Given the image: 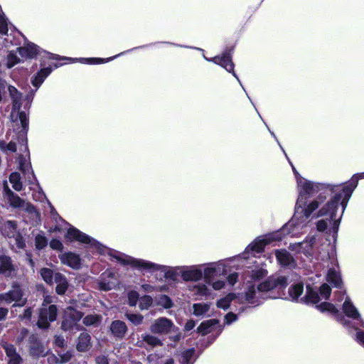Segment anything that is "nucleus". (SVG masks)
I'll list each match as a JSON object with an SVG mask.
<instances>
[{
    "mask_svg": "<svg viewBox=\"0 0 364 364\" xmlns=\"http://www.w3.org/2000/svg\"><path fill=\"white\" fill-rule=\"evenodd\" d=\"M16 272V267L10 257L0 255V274L5 277H12Z\"/></svg>",
    "mask_w": 364,
    "mask_h": 364,
    "instance_id": "aec40b11",
    "label": "nucleus"
},
{
    "mask_svg": "<svg viewBox=\"0 0 364 364\" xmlns=\"http://www.w3.org/2000/svg\"><path fill=\"white\" fill-rule=\"evenodd\" d=\"M0 150L6 154L14 153L16 151V144L13 141L6 144L5 141L0 140Z\"/></svg>",
    "mask_w": 364,
    "mask_h": 364,
    "instance_id": "a19ab883",
    "label": "nucleus"
},
{
    "mask_svg": "<svg viewBox=\"0 0 364 364\" xmlns=\"http://www.w3.org/2000/svg\"><path fill=\"white\" fill-rule=\"evenodd\" d=\"M50 247L53 250H62L63 248V243L59 240L53 239L50 242Z\"/></svg>",
    "mask_w": 364,
    "mask_h": 364,
    "instance_id": "6e6d98bb",
    "label": "nucleus"
},
{
    "mask_svg": "<svg viewBox=\"0 0 364 364\" xmlns=\"http://www.w3.org/2000/svg\"><path fill=\"white\" fill-rule=\"evenodd\" d=\"M346 291L343 290L337 291L335 292V294L336 296H338V299H336L337 301L340 302L343 300L344 296H345Z\"/></svg>",
    "mask_w": 364,
    "mask_h": 364,
    "instance_id": "e2e57ef3",
    "label": "nucleus"
},
{
    "mask_svg": "<svg viewBox=\"0 0 364 364\" xmlns=\"http://www.w3.org/2000/svg\"><path fill=\"white\" fill-rule=\"evenodd\" d=\"M203 266H182L181 278L185 282L199 281L203 277Z\"/></svg>",
    "mask_w": 364,
    "mask_h": 364,
    "instance_id": "f3484780",
    "label": "nucleus"
},
{
    "mask_svg": "<svg viewBox=\"0 0 364 364\" xmlns=\"http://www.w3.org/2000/svg\"><path fill=\"white\" fill-rule=\"evenodd\" d=\"M17 50L23 58H33L40 53L38 47L33 43H28L25 46L18 48Z\"/></svg>",
    "mask_w": 364,
    "mask_h": 364,
    "instance_id": "5701e85b",
    "label": "nucleus"
},
{
    "mask_svg": "<svg viewBox=\"0 0 364 364\" xmlns=\"http://www.w3.org/2000/svg\"><path fill=\"white\" fill-rule=\"evenodd\" d=\"M206 284L210 285L212 288L216 291L221 290L225 285V281L221 279H218L215 281L213 279L211 282H207Z\"/></svg>",
    "mask_w": 364,
    "mask_h": 364,
    "instance_id": "864d4df0",
    "label": "nucleus"
},
{
    "mask_svg": "<svg viewBox=\"0 0 364 364\" xmlns=\"http://www.w3.org/2000/svg\"><path fill=\"white\" fill-rule=\"evenodd\" d=\"M43 279L48 284H52L54 279L53 271L48 268H43L40 271Z\"/></svg>",
    "mask_w": 364,
    "mask_h": 364,
    "instance_id": "37998d69",
    "label": "nucleus"
},
{
    "mask_svg": "<svg viewBox=\"0 0 364 364\" xmlns=\"http://www.w3.org/2000/svg\"><path fill=\"white\" fill-rule=\"evenodd\" d=\"M142 340L151 347L161 346L162 341L155 336L144 333L141 335Z\"/></svg>",
    "mask_w": 364,
    "mask_h": 364,
    "instance_id": "e433bc0d",
    "label": "nucleus"
},
{
    "mask_svg": "<svg viewBox=\"0 0 364 364\" xmlns=\"http://www.w3.org/2000/svg\"><path fill=\"white\" fill-rule=\"evenodd\" d=\"M58 356H52L50 358L55 360L56 363H68L72 358L73 354L70 351H59L58 352Z\"/></svg>",
    "mask_w": 364,
    "mask_h": 364,
    "instance_id": "4c0bfd02",
    "label": "nucleus"
},
{
    "mask_svg": "<svg viewBox=\"0 0 364 364\" xmlns=\"http://www.w3.org/2000/svg\"><path fill=\"white\" fill-rule=\"evenodd\" d=\"M331 291L330 287L326 284H323L321 286L319 294L316 291L307 287L306 293L304 296L305 302L317 304L321 299H328L330 296Z\"/></svg>",
    "mask_w": 364,
    "mask_h": 364,
    "instance_id": "ddd939ff",
    "label": "nucleus"
},
{
    "mask_svg": "<svg viewBox=\"0 0 364 364\" xmlns=\"http://www.w3.org/2000/svg\"><path fill=\"white\" fill-rule=\"evenodd\" d=\"M10 183L14 190L20 191L22 189L20 174L17 172L12 173L9 176Z\"/></svg>",
    "mask_w": 364,
    "mask_h": 364,
    "instance_id": "ea45409f",
    "label": "nucleus"
},
{
    "mask_svg": "<svg viewBox=\"0 0 364 364\" xmlns=\"http://www.w3.org/2000/svg\"><path fill=\"white\" fill-rule=\"evenodd\" d=\"M316 308L321 312L327 311L331 314H337L338 312L336 306L333 304L328 302H323L321 304L317 305Z\"/></svg>",
    "mask_w": 364,
    "mask_h": 364,
    "instance_id": "79ce46f5",
    "label": "nucleus"
},
{
    "mask_svg": "<svg viewBox=\"0 0 364 364\" xmlns=\"http://www.w3.org/2000/svg\"><path fill=\"white\" fill-rule=\"evenodd\" d=\"M275 256L279 264L283 267L294 268L296 262L290 253L286 250H276Z\"/></svg>",
    "mask_w": 364,
    "mask_h": 364,
    "instance_id": "4be33fe9",
    "label": "nucleus"
},
{
    "mask_svg": "<svg viewBox=\"0 0 364 364\" xmlns=\"http://www.w3.org/2000/svg\"><path fill=\"white\" fill-rule=\"evenodd\" d=\"M110 330L114 336L122 338L127 328L124 322L117 320L112 323Z\"/></svg>",
    "mask_w": 364,
    "mask_h": 364,
    "instance_id": "bb28decb",
    "label": "nucleus"
},
{
    "mask_svg": "<svg viewBox=\"0 0 364 364\" xmlns=\"http://www.w3.org/2000/svg\"><path fill=\"white\" fill-rule=\"evenodd\" d=\"M194 349H188L185 350L182 354L181 364H190L192 362L193 357L194 355Z\"/></svg>",
    "mask_w": 364,
    "mask_h": 364,
    "instance_id": "de8ad7c7",
    "label": "nucleus"
},
{
    "mask_svg": "<svg viewBox=\"0 0 364 364\" xmlns=\"http://www.w3.org/2000/svg\"><path fill=\"white\" fill-rule=\"evenodd\" d=\"M115 58V57H112L109 58L104 59V58H82L81 60L83 63H90V64H100L105 62H108L112 59Z\"/></svg>",
    "mask_w": 364,
    "mask_h": 364,
    "instance_id": "603ef678",
    "label": "nucleus"
},
{
    "mask_svg": "<svg viewBox=\"0 0 364 364\" xmlns=\"http://www.w3.org/2000/svg\"><path fill=\"white\" fill-rule=\"evenodd\" d=\"M149 329L154 334L166 335L175 332L178 328L171 320L160 317L153 321Z\"/></svg>",
    "mask_w": 364,
    "mask_h": 364,
    "instance_id": "9b49d317",
    "label": "nucleus"
},
{
    "mask_svg": "<svg viewBox=\"0 0 364 364\" xmlns=\"http://www.w3.org/2000/svg\"><path fill=\"white\" fill-rule=\"evenodd\" d=\"M1 230L6 237H11L14 236L16 230V224L14 221L8 220L0 226Z\"/></svg>",
    "mask_w": 364,
    "mask_h": 364,
    "instance_id": "72a5a7b5",
    "label": "nucleus"
},
{
    "mask_svg": "<svg viewBox=\"0 0 364 364\" xmlns=\"http://www.w3.org/2000/svg\"><path fill=\"white\" fill-rule=\"evenodd\" d=\"M31 352L33 355L36 356H43L46 355L45 350L42 346H38L36 348L32 347Z\"/></svg>",
    "mask_w": 364,
    "mask_h": 364,
    "instance_id": "4d7b16f0",
    "label": "nucleus"
},
{
    "mask_svg": "<svg viewBox=\"0 0 364 364\" xmlns=\"http://www.w3.org/2000/svg\"><path fill=\"white\" fill-rule=\"evenodd\" d=\"M82 317V314L74 309L73 307H68L64 314L62 322V328L65 331L72 330L77 326V322Z\"/></svg>",
    "mask_w": 364,
    "mask_h": 364,
    "instance_id": "dca6fc26",
    "label": "nucleus"
},
{
    "mask_svg": "<svg viewBox=\"0 0 364 364\" xmlns=\"http://www.w3.org/2000/svg\"><path fill=\"white\" fill-rule=\"evenodd\" d=\"M4 191L5 196L11 206L22 208L31 215V218L33 220L36 221L39 219V213L36 211L33 205L22 200L18 196L11 191L7 186H4Z\"/></svg>",
    "mask_w": 364,
    "mask_h": 364,
    "instance_id": "1a4fd4ad",
    "label": "nucleus"
},
{
    "mask_svg": "<svg viewBox=\"0 0 364 364\" xmlns=\"http://www.w3.org/2000/svg\"><path fill=\"white\" fill-rule=\"evenodd\" d=\"M153 299L151 296L146 295L139 299V308L141 310L148 309L152 304Z\"/></svg>",
    "mask_w": 364,
    "mask_h": 364,
    "instance_id": "a18cd8bd",
    "label": "nucleus"
},
{
    "mask_svg": "<svg viewBox=\"0 0 364 364\" xmlns=\"http://www.w3.org/2000/svg\"><path fill=\"white\" fill-rule=\"evenodd\" d=\"M54 281L56 283L55 291L59 295L64 294L69 287L68 282L65 275L57 272L54 274Z\"/></svg>",
    "mask_w": 364,
    "mask_h": 364,
    "instance_id": "393cba45",
    "label": "nucleus"
},
{
    "mask_svg": "<svg viewBox=\"0 0 364 364\" xmlns=\"http://www.w3.org/2000/svg\"><path fill=\"white\" fill-rule=\"evenodd\" d=\"M52 71L51 68H42L33 77L31 82L32 85L36 87V90L41 86V85L43 82L44 80L50 74Z\"/></svg>",
    "mask_w": 364,
    "mask_h": 364,
    "instance_id": "cd10ccee",
    "label": "nucleus"
},
{
    "mask_svg": "<svg viewBox=\"0 0 364 364\" xmlns=\"http://www.w3.org/2000/svg\"><path fill=\"white\" fill-rule=\"evenodd\" d=\"M8 314V309L5 308H0V321L4 320Z\"/></svg>",
    "mask_w": 364,
    "mask_h": 364,
    "instance_id": "338daca9",
    "label": "nucleus"
},
{
    "mask_svg": "<svg viewBox=\"0 0 364 364\" xmlns=\"http://www.w3.org/2000/svg\"><path fill=\"white\" fill-rule=\"evenodd\" d=\"M129 304L131 306H136L138 301H139V295L136 291H131L128 293Z\"/></svg>",
    "mask_w": 364,
    "mask_h": 364,
    "instance_id": "3c124183",
    "label": "nucleus"
},
{
    "mask_svg": "<svg viewBox=\"0 0 364 364\" xmlns=\"http://www.w3.org/2000/svg\"><path fill=\"white\" fill-rule=\"evenodd\" d=\"M2 302L6 304L15 302L14 306H23L26 302V299L23 298V293L20 287L14 284L11 290L0 294V304Z\"/></svg>",
    "mask_w": 364,
    "mask_h": 364,
    "instance_id": "f8f14e48",
    "label": "nucleus"
},
{
    "mask_svg": "<svg viewBox=\"0 0 364 364\" xmlns=\"http://www.w3.org/2000/svg\"><path fill=\"white\" fill-rule=\"evenodd\" d=\"M31 314H32V311L30 308L28 309H26L24 312H23V317L24 318H27V319H29L31 316Z\"/></svg>",
    "mask_w": 364,
    "mask_h": 364,
    "instance_id": "774afa93",
    "label": "nucleus"
},
{
    "mask_svg": "<svg viewBox=\"0 0 364 364\" xmlns=\"http://www.w3.org/2000/svg\"><path fill=\"white\" fill-rule=\"evenodd\" d=\"M8 31V24L6 19L2 15H0V33L6 34Z\"/></svg>",
    "mask_w": 364,
    "mask_h": 364,
    "instance_id": "5fc2aeb1",
    "label": "nucleus"
},
{
    "mask_svg": "<svg viewBox=\"0 0 364 364\" xmlns=\"http://www.w3.org/2000/svg\"><path fill=\"white\" fill-rule=\"evenodd\" d=\"M65 237L70 241H77L87 245L94 252L100 254H108L112 258L122 265H129L140 271L153 273L160 271L164 274L166 279L176 280L178 275L181 276L182 266L168 267L158 264L142 259H136L122 252L108 249L94 238L78 229L70 227L65 235Z\"/></svg>",
    "mask_w": 364,
    "mask_h": 364,
    "instance_id": "f03ea898",
    "label": "nucleus"
},
{
    "mask_svg": "<svg viewBox=\"0 0 364 364\" xmlns=\"http://www.w3.org/2000/svg\"><path fill=\"white\" fill-rule=\"evenodd\" d=\"M100 316L98 315H88L84 318L83 322L86 326L95 325L99 323Z\"/></svg>",
    "mask_w": 364,
    "mask_h": 364,
    "instance_id": "8fccbe9b",
    "label": "nucleus"
},
{
    "mask_svg": "<svg viewBox=\"0 0 364 364\" xmlns=\"http://www.w3.org/2000/svg\"><path fill=\"white\" fill-rule=\"evenodd\" d=\"M90 336L85 332L80 333L77 343V350L85 352L90 349Z\"/></svg>",
    "mask_w": 364,
    "mask_h": 364,
    "instance_id": "c756f323",
    "label": "nucleus"
},
{
    "mask_svg": "<svg viewBox=\"0 0 364 364\" xmlns=\"http://www.w3.org/2000/svg\"><path fill=\"white\" fill-rule=\"evenodd\" d=\"M2 346L9 358L8 364H21L22 359L13 345L4 343Z\"/></svg>",
    "mask_w": 364,
    "mask_h": 364,
    "instance_id": "b1692460",
    "label": "nucleus"
},
{
    "mask_svg": "<svg viewBox=\"0 0 364 364\" xmlns=\"http://www.w3.org/2000/svg\"><path fill=\"white\" fill-rule=\"evenodd\" d=\"M53 301L54 298L52 296L47 295L44 297L37 322L40 328H47L49 327L50 322L55 321L58 309L55 305L50 304Z\"/></svg>",
    "mask_w": 364,
    "mask_h": 364,
    "instance_id": "423d86ee",
    "label": "nucleus"
},
{
    "mask_svg": "<svg viewBox=\"0 0 364 364\" xmlns=\"http://www.w3.org/2000/svg\"><path fill=\"white\" fill-rule=\"evenodd\" d=\"M237 279H238V274L237 273L230 274L228 277V282L232 286H233L237 282Z\"/></svg>",
    "mask_w": 364,
    "mask_h": 364,
    "instance_id": "bf43d9fd",
    "label": "nucleus"
},
{
    "mask_svg": "<svg viewBox=\"0 0 364 364\" xmlns=\"http://www.w3.org/2000/svg\"><path fill=\"white\" fill-rule=\"evenodd\" d=\"M237 316L232 312L230 313H228L225 316V324H227V325H230L231 324L232 322L237 321Z\"/></svg>",
    "mask_w": 364,
    "mask_h": 364,
    "instance_id": "13d9d810",
    "label": "nucleus"
},
{
    "mask_svg": "<svg viewBox=\"0 0 364 364\" xmlns=\"http://www.w3.org/2000/svg\"><path fill=\"white\" fill-rule=\"evenodd\" d=\"M191 291L193 292V295L199 298H207L210 296L212 293L211 290L205 284H198L193 286Z\"/></svg>",
    "mask_w": 364,
    "mask_h": 364,
    "instance_id": "7c9ffc66",
    "label": "nucleus"
},
{
    "mask_svg": "<svg viewBox=\"0 0 364 364\" xmlns=\"http://www.w3.org/2000/svg\"><path fill=\"white\" fill-rule=\"evenodd\" d=\"M65 341L63 338L57 336L55 339V343L57 346L63 347L64 346Z\"/></svg>",
    "mask_w": 364,
    "mask_h": 364,
    "instance_id": "69168bd1",
    "label": "nucleus"
},
{
    "mask_svg": "<svg viewBox=\"0 0 364 364\" xmlns=\"http://www.w3.org/2000/svg\"><path fill=\"white\" fill-rule=\"evenodd\" d=\"M8 90L12 102L11 119L14 126H21L22 129L21 132L23 134H26L28 129V116L26 111L21 109L23 100L22 95L12 85L9 86Z\"/></svg>",
    "mask_w": 364,
    "mask_h": 364,
    "instance_id": "39448f33",
    "label": "nucleus"
},
{
    "mask_svg": "<svg viewBox=\"0 0 364 364\" xmlns=\"http://www.w3.org/2000/svg\"><path fill=\"white\" fill-rule=\"evenodd\" d=\"M304 291V285L302 283H296L291 285L289 289V296L292 301H297L298 298L301 295Z\"/></svg>",
    "mask_w": 364,
    "mask_h": 364,
    "instance_id": "f704fd0d",
    "label": "nucleus"
},
{
    "mask_svg": "<svg viewBox=\"0 0 364 364\" xmlns=\"http://www.w3.org/2000/svg\"><path fill=\"white\" fill-rule=\"evenodd\" d=\"M315 241L316 237L314 236H308L303 242L290 244L289 249L291 251L302 253L307 257L313 259Z\"/></svg>",
    "mask_w": 364,
    "mask_h": 364,
    "instance_id": "2eb2a0df",
    "label": "nucleus"
},
{
    "mask_svg": "<svg viewBox=\"0 0 364 364\" xmlns=\"http://www.w3.org/2000/svg\"><path fill=\"white\" fill-rule=\"evenodd\" d=\"M127 318L134 325H139L142 323L144 317L139 314H127Z\"/></svg>",
    "mask_w": 364,
    "mask_h": 364,
    "instance_id": "09e8293b",
    "label": "nucleus"
},
{
    "mask_svg": "<svg viewBox=\"0 0 364 364\" xmlns=\"http://www.w3.org/2000/svg\"><path fill=\"white\" fill-rule=\"evenodd\" d=\"M238 298H240V296H237L235 294L232 293L228 294L225 297L218 300L216 306L219 309L226 310L228 309L230 303L232 301L237 300L238 301Z\"/></svg>",
    "mask_w": 364,
    "mask_h": 364,
    "instance_id": "473e14b6",
    "label": "nucleus"
},
{
    "mask_svg": "<svg viewBox=\"0 0 364 364\" xmlns=\"http://www.w3.org/2000/svg\"><path fill=\"white\" fill-rule=\"evenodd\" d=\"M298 198L295 205V213L287 228L291 229L290 233L296 235L305 231L311 214L325 201L322 194L326 191H336L338 186L318 183L309 181L301 176L296 177Z\"/></svg>",
    "mask_w": 364,
    "mask_h": 364,
    "instance_id": "f257e3e1",
    "label": "nucleus"
},
{
    "mask_svg": "<svg viewBox=\"0 0 364 364\" xmlns=\"http://www.w3.org/2000/svg\"><path fill=\"white\" fill-rule=\"evenodd\" d=\"M48 245V240L43 234H38L35 237V245L38 250H42Z\"/></svg>",
    "mask_w": 364,
    "mask_h": 364,
    "instance_id": "c03bdc74",
    "label": "nucleus"
},
{
    "mask_svg": "<svg viewBox=\"0 0 364 364\" xmlns=\"http://www.w3.org/2000/svg\"><path fill=\"white\" fill-rule=\"evenodd\" d=\"M335 250L333 246L328 243L323 245L315 256L316 261L326 262L331 260V263L335 262Z\"/></svg>",
    "mask_w": 364,
    "mask_h": 364,
    "instance_id": "412c9836",
    "label": "nucleus"
},
{
    "mask_svg": "<svg viewBox=\"0 0 364 364\" xmlns=\"http://www.w3.org/2000/svg\"><path fill=\"white\" fill-rule=\"evenodd\" d=\"M267 274L266 269L256 267L254 269L247 270L244 274V279L249 285L246 288L244 295L238 298V302L258 306L267 298L272 296L269 291L274 289H283L288 284L287 278L284 276H272L265 282L258 285L252 282L264 277Z\"/></svg>",
    "mask_w": 364,
    "mask_h": 364,
    "instance_id": "20e7f679",
    "label": "nucleus"
},
{
    "mask_svg": "<svg viewBox=\"0 0 364 364\" xmlns=\"http://www.w3.org/2000/svg\"><path fill=\"white\" fill-rule=\"evenodd\" d=\"M59 259L63 264L72 269H78L81 267V259L78 254L72 252H64L59 255Z\"/></svg>",
    "mask_w": 364,
    "mask_h": 364,
    "instance_id": "6ab92c4d",
    "label": "nucleus"
},
{
    "mask_svg": "<svg viewBox=\"0 0 364 364\" xmlns=\"http://www.w3.org/2000/svg\"><path fill=\"white\" fill-rule=\"evenodd\" d=\"M156 304L163 308L168 309L173 306V302L169 296L166 295H160L156 298Z\"/></svg>",
    "mask_w": 364,
    "mask_h": 364,
    "instance_id": "58836bf2",
    "label": "nucleus"
},
{
    "mask_svg": "<svg viewBox=\"0 0 364 364\" xmlns=\"http://www.w3.org/2000/svg\"><path fill=\"white\" fill-rule=\"evenodd\" d=\"M281 239L280 234L279 233H273L271 235H265L264 237L257 238L253 242L250 244L242 254V255L238 256L237 259H247L249 258L250 255L252 257L255 256L256 253L261 252L264 247L274 240H279Z\"/></svg>",
    "mask_w": 364,
    "mask_h": 364,
    "instance_id": "0eeeda50",
    "label": "nucleus"
},
{
    "mask_svg": "<svg viewBox=\"0 0 364 364\" xmlns=\"http://www.w3.org/2000/svg\"><path fill=\"white\" fill-rule=\"evenodd\" d=\"M193 314L196 316H204L210 310L208 303H196L193 305Z\"/></svg>",
    "mask_w": 364,
    "mask_h": 364,
    "instance_id": "c9c22d12",
    "label": "nucleus"
},
{
    "mask_svg": "<svg viewBox=\"0 0 364 364\" xmlns=\"http://www.w3.org/2000/svg\"><path fill=\"white\" fill-rule=\"evenodd\" d=\"M19 62H20V58L17 56V55L15 53H14L12 51L9 53V54L7 55V63H6L7 68H11L12 67H14V65L18 64Z\"/></svg>",
    "mask_w": 364,
    "mask_h": 364,
    "instance_id": "49530a36",
    "label": "nucleus"
},
{
    "mask_svg": "<svg viewBox=\"0 0 364 364\" xmlns=\"http://www.w3.org/2000/svg\"><path fill=\"white\" fill-rule=\"evenodd\" d=\"M141 289L146 292H152L154 290V287L145 284L141 285Z\"/></svg>",
    "mask_w": 364,
    "mask_h": 364,
    "instance_id": "0e129e2a",
    "label": "nucleus"
},
{
    "mask_svg": "<svg viewBox=\"0 0 364 364\" xmlns=\"http://www.w3.org/2000/svg\"><path fill=\"white\" fill-rule=\"evenodd\" d=\"M343 311L347 317L352 318L353 321H356L358 324L364 328V321L361 318L360 314L348 296L345 298L343 304ZM353 328L357 331V341L364 346V330L359 329L358 326H353Z\"/></svg>",
    "mask_w": 364,
    "mask_h": 364,
    "instance_id": "6e6552de",
    "label": "nucleus"
},
{
    "mask_svg": "<svg viewBox=\"0 0 364 364\" xmlns=\"http://www.w3.org/2000/svg\"><path fill=\"white\" fill-rule=\"evenodd\" d=\"M203 57L206 60L213 62L214 63L224 68L228 72L232 73L233 76L241 85L238 77L234 72V64L229 53L223 54L222 56H216L213 58H208L205 55Z\"/></svg>",
    "mask_w": 364,
    "mask_h": 364,
    "instance_id": "a211bd4d",
    "label": "nucleus"
},
{
    "mask_svg": "<svg viewBox=\"0 0 364 364\" xmlns=\"http://www.w3.org/2000/svg\"><path fill=\"white\" fill-rule=\"evenodd\" d=\"M119 284L117 274L111 270L103 272L97 281V288L101 291H109Z\"/></svg>",
    "mask_w": 364,
    "mask_h": 364,
    "instance_id": "4468645a",
    "label": "nucleus"
},
{
    "mask_svg": "<svg viewBox=\"0 0 364 364\" xmlns=\"http://www.w3.org/2000/svg\"><path fill=\"white\" fill-rule=\"evenodd\" d=\"M229 261H218L211 262L203 266V277L205 282H211L215 277L225 275L228 272V268L230 267Z\"/></svg>",
    "mask_w": 364,
    "mask_h": 364,
    "instance_id": "9d476101",
    "label": "nucleus"
},
{
    "mask_svg": "<svg viewBox=\"0 0 364 364\" xmlns=\"http://www.w3.org/2000/svg\"><path fill=\"white\" fill-rule=\"evenodd\" d=\"M219 323L217 319H210L202 322L198 327L197 330L203 335L208 334L213 331L216 326Z\"/></svg>",
    "mask_w": 364,
    "mask_h": 364,
    "instance_id": "c85d7f7f",
    "label": "nucleus"
},
{
    "mask_svg": "<svg viewBox=\"0 0 364 364\" xmlns=\"http://www.w3.org/2000/svg\"><path fill=\"white\" fill-rule=\"evenodd\" d=\"M97 364H108L107 358L105 355L98 356L96 358Z\"/></svg>",
    "mask_w": 364,
    "mask_h": 364,
    "instance_id": "680f3d73",
    "label": "nucleus"
},
{
    "mask_svg": "<svg viewBox=\"0 0 364 364\" xmlns=\"http://www.w3.org/2000/svg\"><path fill=\"white\" fill-rule=\"evenodd\" d=\"M327 281L335 287L341 289L342 280L339 272L336 270L330 269L327 274Z\"/></svg>",
    "mask_w": 364,
    "mask_h": 364,
    "instance_id": "2f4dec72",
    "label": "nucleus"
},
{
    "mask_svg": "<svg viewBox=\"0 0 364 364\" xmlns=\"http://www.w3.org/2000/svg\"><path fill=\"white\" fill-rule=\"evenodd\" d=\"M196 326V322L193 320H188L184 326L186 331L192 330Z\"/></svg>",
    "mask_w": 364,
    "mask_h": 364,
    "instance_id": "052dcab7",
    "label": "nucleus"
},
{
    "mask_svg": "<svg viewBox=\"0 0 364 364\" xmlns=\"http://www.w3.org/2000/svg\"><path fill=\"white\" fill-rule=\"evenodd\" d=\"M18 163L21 171L30 182H31L33 179H36L31 164L25 158L20 156L18 158Z\"/></svg>",
    "mask_w": 364,
    "mask_h": 364,
    "instance_id": "a878e982",
    "label": "nucleus"
},
{
    "mask_svg": "<svg viewBox=\"0 0 364 364\" xmlns=\"http://www.w3.org/2000/svg\"><path fill=\"white\" fill-rule=\"evenodd\" d=\"M364 178V173L353 176L351 181L342 188L341 193H336L330 200L323 203L311 215L313 218L326 217L316 223V228L319 232L327 230L331 233H336L341 216L347 206L354 189L358 185L359 178Z\"/></svg>",
    "mask_w": 364,
    "mask_h": 364,
    "instance_id": "7ed1b4c3",
    "label": "nucleus"
}]
</instances>
